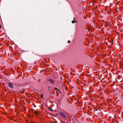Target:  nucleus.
Returning a JSON list of instances; mask_svg holds the SVG:
<instances>
[{
  "mask_svg": "<svg viewBox=\"0 0 123 123\" xmlns=\"http://www.w3.org/2000/svg\"><path fill=\"white\" fill-rule=\"evenodd\" d=\"M48 89L49 91H50L51 90V87L50 86L48 87Z\"/></svg>",
  "mask_w": 123,
  "mask_h": 123,
  "instance_id": "39448f33",
  "label": "nucleus"
},
{
  "mask_svg": "<svg viewBox=\"0 0 123 123\" xmlns=\"http://www.w3.org/2000/svg\"><path fill=\"white\" fill-rule=\"evenodd\" d=\"M21 93H24V91H21Z\"/></svg>",
  "mask_w": 123,
  "mask_h": 123,
  "instance_id": "0eeeda50",
  "label": "nucleus"
},
{
  "mask_svg": "<svg viewBox=\"0 0 123 123\" xmlns=\"http://www.w3.org/2000/svg\"><path fill=\"white\" fill-rule=\"evenodd\" d=\"M43 95H41V98H43Z\"/></svg>",
  "mask_w": 123,
  "mask_h": 123,
  "instance_id": "6e6552de",
  "label": "nucleus"
},
{
  "mask_svg": "<svg viewBox=\"0 0 123 123\" xmlns=\"http://www.w3.org/2000/svg\"><path fill=\"white\" fill-rule=\"evenodd\" d=\"M70 41H68V43H69L70 42Z\"/></svg>",
  "mask_w": 123,
  "mask_h": 123,
  "instance_id": "1a4fd4ad",
  "label": "nucleus"
},
{
  "mask_svg": "<svg viewBox=\"0 0 123 123\" xmlns=\"http://www.w3.org/2000/svg\"><path fill=\"white\" fill-rule=\"evenodd\" d=\"M51 111H52L53 110L52 109V110H51Z\"/></svg>",
  "mask_w": 123,
  "mask_h": 123,
  "instance_id": "9b49d317",
  "label": "nucleus"
},
{
  "mask_svg": "<svg viewBox=\"0 0 123 123\" xmlns=\"http://www.w3.org/2000/svg\"><path fill=\"white\" fill-rule=\"evenodd\" d=\"M59 114L61 117H62L64 119H67V117L66 116L64 113H63L62 112H60V113Z\"/></svg>",
  "mask_w": 123,
  "mask_h": 123,
  "instance_id": "f257e3e1",
  "label": "nucleus"
},
{
  "mask_svg": "<svg viewBox=\"0 0 123 123\" xmlns=\"http://www.w3.org/2000/svg\"><path fill=\"white\" fill-rule=\"evenodd\" d=\"M75 22L74 21L72 20V22L73 23H74Z\"/></svg>",
  "mask_w": 123,
  "mask_h": 123,
  "instance_id": "423d86ee",
  "label": "nucleus"
},
{
  "mask_svg": "<svg viewBox=\"0 0 123 123\" xmlns=\"http://www.w3.org/2000/svg\"><path fill=\"white\" fill-rule=\"evenodd\" d=\"M54 89H55L56 91V92H58L59 93H60L61 92V91H60L59 89H58L57 88H54Z\"/></svg>",
  "mask_w": 123,
  "mask_h": 123,
  "instance_id": "7ed1b4c3",
  "label": "nucleus"
},
{
  "mask_svg": "<svg viewBox=\"0 0 123 123\" xmlns=\"http://www.w3.org/2000/svg\"><path fill=\"white\" fill-rule=\"evenodd\" d=\"M8 86L9 87L12 88L13 87V84L11 82L8 83Z\"/></svg>",
  "mask_w": 123,
  "mask_h": 123,
  "instance_id": "f03ea898",
  "label": "nucleus"
},
{
  "mask_svg": "<svg viewBox=\"0 0 123 123\" xmlns=\"http://www.w3.org/2000/svg\"><path fill=\"white\" fill-rule=\"evenodd\" d=\"M51 111H52L53 110L52 109V110H51Z\"/></svg>",
  "mask_w": 123,
  "mask_h": 123,
  "instance_id": "9d476101",
  "label": "nucleus"
},
{
  "mask_svg": "<svg viewBox=\"0 0 123 123\" xmlns=\"http://www.w3.org/2000/svg\"><path fill=\"white\" fill-rule=\"evenodd\" d=\"M49 80L50 81L51 83L52 84H54L53 83V82L54 81V80L51 79H50Z\"/></svg>",
  "mask_w": 123,
  "mask_h": 123,
  "instance_id": "20e7f679",
  "label": "nucleus"
}]
</instances>
